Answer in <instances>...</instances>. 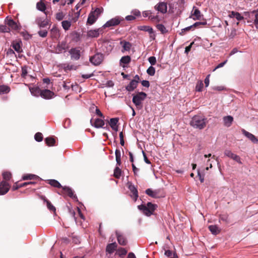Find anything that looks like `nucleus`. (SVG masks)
Wrapping results in <instances>:
<instances>
[{
  "mask_svg": "<svg viewBox=\"0 0 258 258\" xmlns=\"http://www.w3.org/2000/svg\"><path fill=\"white\" fill-rule=\"evenodd\" d=\"M207 123V119L204 116L195 115L190 121V124L194 128L199 130L204 128Z\"/></svg>",
  "mask_w": 258,
  "mask_h": 258,
  "instance_id": "nucleus-1",
  "label": "nucleus"
},
{
  "mask_svg": "<svg viewBox=\"0 0 258 258\" xmlns=\"http://www.w3.org/2000/svg\"><path fill=\"white\" fill-rule=\"evenodd\" d=\"M146 97L147 94L145 93L140 92L133 95L132 101L138 108L141 109L143 107V102Z\"/></svg>",
  "mask_w": 258,
  "mask_h": 258,
  "instance_id": "nucleus-2",
  "label": "nucleus"
},
{
  "mask_svg": "<svg viewBox=\"0 0 258 258\" xmlns=\"http://www.w3.org/2000/svg\"><path fill=\"white\" fill-rule=\"evenodd\" d=\"M138 209L143 211V213L147 216H150L153 214L154 210L157 207V205L153 204L151 203H148L147 205H139Z\"/></svg>",
  "mask_w": 258,
  "mask_h": 258,
  "instance_id": "nucleus-3",
  "label": "nucleus"
},
{
  "mask_svg": "<svg viewBox=\"0 0 258 258\" xmlns=\"http://www.w3.org/2000/svg\"><path fill=\"white\" fill-rule=\"evenodd\" d=\"M102 13V9L100 8H96L94 11L91 12L88 18L87 23L90 25L93 24Z\"/></svg>",
  "mask_w": 258,
  "mask_h": 258,
  "instance_id": "nucleus-4",
  "label": "nucleus"
},
{
  "mask_svg": "<svg viewBox=\"0 0 258 258\" xmlns=\"http://www.w3.org/2000/svg\"><path fill=\"white\" fill-rule=\"evenodd\" d=\"M123 20V19L120 17L117 16L115 17L108 21H107L105 24H104L102 28H107L112 26H115L119 24L121 21H122Z\"/></svg>",
  "mask_w": 258,
  "mask_h": 258,
  "instance_id": "nucleus-5",
  "label": "nucleus"
},
{
  "mask_svg": "<svg viewBox=\"0 0 258 258\" xmlns=\"http://www.w3.org/2000/svg\"><path fill=\"white\" fill-rule=\"evenodd\" d=\"M102 27L98 29H92L88 31L87 36L90 38H97L100 34L103 33Z\"/></svg>",
  "mask_w": 258,
  "mask_h": 258,
  "instance_id": "nucleus-6",
  "label": "nucleus"
},
{
  "mask_svg": "<svg viewBox=\"0 0 258 258\" xmlns=\"http://www.w3.org/2000/svg\"><path fill=\"white\" fill-rule=\"evenodd\" d=\"M224 154L226 156L232 159L239 164H242L240 157L239 156L232 153L230 150H225L224 151Z\"/></svg>",
  "mask_w": 258,
  "mask_h": 258,
  "instance_id": "nucleus-7",
  "label": "nucleus"
},
{
  "mask_svg": "<svg viewBox=\"0 0 258 258\" xmlns=\"http://www.w3.org/2000/svg\"><path fill=\"white\" fill-rule=\"evenodd\" d=\"M5 22L12 30H18L20 29L21 26L12 19L7 17Z\"/></svg>",
  "mask_w": 258,
  "mask_h": 258,
  "instance_id": "nucleus-8",
  "label": "nucleus"
},
{
  "mask_svg": "<svg viewBox=\"0 0 258 258\" xmlns=\"http://www.w3.org/2000/svg\"><path fill=\"white\" fill-rule=\"evenodd\" d=\"M69 53L71 54L72 59L78 60L80 58V49L78 47L73 48L70 50Z\"/></svg>",
  "mask_w": 258,
  "mask_h": 258,
  "instance_id": "nucleus-9",
  "label": "nucleus"
},
{
  "mask_svg": "<svg viewBox=\"0 0 258 258\" xmlns=\"http://www.w3.org/2000/svg\"><path fill=\"white\" fill-rule=\"evenodd\" d=\"M35 23L39 28H43L48 25L49 21L47 18L39 17L36 19Z\"/></svg>",
  "mask_w": 258,
  "mask_h": 258,
  "instance_id": "nucleus-10",
  "label": "nucleus"
},
{
  "mask_svg": "<svg viewBox=\"0 0 258 258\" xmlns=\"http://www.w3.org/2000/svg\"><path fill=\"white\" fill-rule=\"evenodd\" d=\"M102 56L100 54H96L90 58V61L95 66L99 65L102 61Z\"/></svg>",
  "mask_w": 258,
  "mask_h": 258,
  "instance_id": "nucleus-11",
  "label": "nucleus"
},
{
  "mask_svg": "<svg viewBox=\"0 0 258 258\" xmlns=\"http://www.w3.org/2000/svg\"><path fill=\"white\" fill-rule=\"evenodd\" d=\"M40 96L45 99H50L53 97L54 94L53 92L48 89H45L40 91Z\"/></svg>",
  "mask_w": 258,
  "mask_h": 258,
  "instance_id": "nucleus-12",
  "label": "nucleus"
},
{
  "mask_svg": "<svg viewBox=\"0 0 258 258\" xmlns=\"http://www.w3.org/2000/svg\"><path fill=\"white\" fill-rule=\"evenodd\" d=\"M10 184L6 181H2L0 183V196L7 194L9 190Z\"/></svg>",
  "mask_w": 258,
  "mask_h": 258,
  "instance_id": "nucleus-13",
  "label": "nucleus"
},
{
  "mask_svg": "<svg viewBox=\"0 0 258 258\" xmlns=\"http://www.w3.org/2000/svg\"><path fill=\"white\" fill-rule=\"evenodd\" d=\"M68 47L67 42L62 41L59 42L55 48V52L57 53H61L63 51H65Z\"/></svg>",
  "mask_w": 258,
  "mask_h": 258,
  "instance_id": "nucleus-14",
  "label": "nucleus"
},
{
  "mask_svg": "<svg viewBox=\"0 0 258 258\" xmlns=\"http://www.w3.org/2000/svg\"><path fill=\"white\" fill-rule=\"evenodd\" d=\"M22 41L21 40H14L12 42L11 46L18 53L21 52L22 49L21 48Z\"/></svg>",
  "mask_w": 258,
  "mask_h": 258,
  "instance_id": "nucleus-15",
  "label": "nucleus"
},
{
  "mask_svg": "<svg viewBox=\"0 0 258 258\" xmlns=\"http://www.w3.org/2000/svg\"><path fill=\"white\" fill-rule=\"evenodd\" d=\"M155 9L162 14H165L167 12L166 4L163 2L159 3L155 6Z\"/></svg>",
  "mask_w": 258,
  "mask_h": 258,
  "instance_id": "nucleus-16",
  "label": "nucleus"
},
{
  "mask_svg": "<svg viewBox=\"0 0 258 258\" xmlns=\"http://www.w3.org/2000/svg\"><path fill=\"white\" fill-rule=\"evenodd\" d=\"M128 188L133 194V198L136 201L138 197V193L137 188L132 183H128Z\"/></svg>",
  "mask_w": 258,
  "mask_h": 258,
  "instance_id": "nucleus-17",
  "label": "nucleus"
},
{
  "mask_svg": "<svg viewBox=\"0 0 258 258\" xmlns=\"http://www.w3.org/2000/svg\"><path fill=\"white\" fill-rule=\"evenodd\" d=\"M50 34L51 37L55 39H57L60 36L59 30L55 25L51 29Z\"/></svg>",
  "mask_w": 258,
  "mask_h": 258,
  "instance_id": "nucleus-18",
  "label": "nucleus"
},
{
  "mask_svg": "<svg viewBox=\"0 0 258 258\" xmlns=\"http://www.w3.org/2000/svg\"><path fill=\"white\" fill-rule=\"evenodd\" d=\"M242 134L247 137L249 140H250L253 143H257L258 142V140L252 134L246 131L245 130H242Z\"/></svg>",
  "mask_w": 258,
  "mask_h": 258,
  "instance_id": "nucleus-19",
  "label": "nucleus"
},
{
  "mask_svg": "<svg viewBox=\"0 0 258 258\" xmlns=\"http://www.w3.org/2000/svg\"><path fill=\"white\" fill-rule=\"evenodd\" d=\"M256 11V10H254L251 12H244L243 13L245 19H247V22H251L253 21Z\"/></svg>",
  "mask_w": 258,
  "mask_h": 258,
  "instance_id": "nucleus-20",
  "label": "nucleus"
},
{
  "mask_svg": "<svg viewBox=\"0 0 258 258\" xmlns=\"http://www.w3.org/2000/svg\"><path fill=\"white\" fill-rule=\"evenodd\" d=\"M223 120L224 125L226 127H230L233 121V117L231 115H227L224 116Z\"/></svg>",
  "mask_w": 258,
  "mask_h": 258,
  "instance_id": "nucleus-21",
  "label": "nucleus"
},
{
  "mask_svg": "<svg viewBox=\"0 0 258 258\" xmlns=\"http://www.w3.org/2000/svg\"><path fill=\"white\" fill-rule=\"evenodd\" d=\"M116 235L117 236V240L118 243L120 245H125L127 243L126 239L125 237L122 235V234L118 231L116 232Z\"/></svg>",
  "mask_w": 258,
  "mask_h": 258,
  "instance_id": "nucleus-22",
  "label": "nucleus"
},
{
  "mask_svg": "<svg viewBox=\"0 0 258 258\" xmlns=\"http://www.w3.org/2000/svg\"><path fill=\"white\" fill-rule=\"evenodd\" d=\"M192 18L194 20H200L201 19V17H202V15L201 14V13L200 11L196 8L195 7H194L193 10H192Z\"/></svg>",
  "mask_w": 258,
  "mask_h": 258,
  "instance_id": "nucleus-23",
  "label": "nucleus"
},
{
  "mask_svg": "<svg viewBox=\"0 0 258 258\" xmlns=\"http://www.w3.org/2000/svg\"><path fill=\"white\" fill-rule=\"evenodd\" d=\"M131 60V57L128 55L122 56L119 61L120 66L124 68L125 64H128Z\"/></svg>",
  "mask_w": 258,
  "mask_h": 258,
  "instance_id": "nucleus-24",
  "label": "nucleus"
},
{
  "mask_svg": "<svg viewBox=\"0 0 258 258\" xmlns=\"http://www.w3.org/2000/svg\"><path fill=\"white\" fill-rule=\"evenodd\" d=\"M120 43L122 45L123 48L121 50L122 52H124L126 51H129L131 49L132 46V44L130 42L125 41H121Z\"/></svg>",
  "mask_w": 258,
  "mask_h": 258,
  "instance_id": "nucleus-25",
  "label": "nucleus"
},
{
  "mask_svg": "<svg viewBox=\"0 0 258 258\" xmlns=\"http://www.w3.org/2000/svg\"><path fill=\"white\" fill-rule=\"evenodd\" d=\"M146 193L149 195V196L154 198H159L158 195V191L157 190H153L151 189L148 188L146 189Z\"/></svg>",
  "mask_w": 258,
  "mask_h": 258,
  "instance_id": "nucleus-26",
  "label": "nucleus"
},
{
  "mask_svg": "<svg viewBox=\"0 0 258 258\" xmlns=\"http://www.w3.org/2000/svg\"><path fill=\"white\" fill-rule=\"evenodd\" d=\"M92 125L96 128L102 127L104 125V122L103 120L100 118H97L95 119L94 123Z\"/></svg>",
  "mask_w": 258,
  "mask_h": 258,
  "instance_id": "nucleus-27",
  "label": "nucleus"
},
{
  "mask_svg": "<svg viewBox=\"0 0 258 258\" xmlns=\"http://www.w3.org/2000/svg\"><path fill=\"white\" fill-rule=\"evenodd\" d=\"M137 82L132 80L130 84L126 87V89L130 92L133 91L137 88Z\"/></svg>",
  "mask_w": 258,
  "mask_h": 258,
  "instance_id": "nucleus-28",
  "label": "nucleus"
},
{
  "mask_svg": "<svg viewBox=\"0 0 258 258\" xmlns=\"http://www.w3.org/2000/svg\"><path fill=\"white\" fill-rule=\"evenodd\" d=\"M36 8L39 11L43 12L46 15H47L46 13L45 12L46 10V6L42 1H40L37 3Z\"/></svg>",
  "mask_w": 258,
  "mask_h": 258,
  "instance_id": "nucleus-29",
  "label": "nucleus"
},
{
  "mask_svg": "<svg viewBox=\"0 0 258 258\" xmlns=\"http://www.w3.org/2000/svg\"><path fill=\"white\" fill-rule=\"evenodd\" d=\"M39 178V177L37 176L36 175L33 174H26L24 175L22 177V179L23 180H32V179H35Z\"/></svg>",
  "mask_w": 258,
  "mask_h": 258,
  "instance_id": "nucleus-30",
  "label": "nucleus"
},
{
  "mask_svg": "<svg viewBox=\"0 0 258 258\" xmlns=\"http://www.w3.org/2000/svg\"><path fill=\"white\" fill-rule=\"evenodd\" d=\"M63 189L69 197L74 199H77V197L74 195L73 191L70 187L64 186L63 187Z\"/></svg>",
  "mask_w": 258,
  "mask_h": 258,
  "instance_id": "nucleus-31",
  "label": "nucleus"
},
{
  "mask_svg": "<svg viewBox=\"0 0 258 258\" xmlns=\"http://www.w3.org/2000/svg\"><path fill=\"white\" fill-rule=\"evenodd\" d=\"M209 229L211 233L214 235L218 234L220 231V229L216 225H210L209 226Z\"/></svg>",
  "mask_w": 258,
  "mask_h": 258,
  "instance_id": "nucleus-32",
  "label": "nucleus"
},
{
  "mask_svg": "<svg viewBox=\"0 0 258 258\" xmlns=\"http://www.w3.org/2000/svg\"><path fill=\"white\" fill-rule=\"evenodd\" d=\"M117 245L115 242L109 244L106 247V251L109 253H112L116 247Z\"/></svg>",
  "mask_w": 258,
  "mask_h": 258,
  "instance_id": "nucleus-33",
  "label": "nucleus"
},
{
  "mask_svg": "<svg viewBox=\"0 0 258 258\" xmlns=\"http://www.w3.org/2000/svg\"><path fill=\"white\" fill-rule=\"evenodd\" d=\"M10 91V88L7 85L0 86V94H4L9 93Z\"/></svg>",
  "mask_w": 258,
  "mask_h": 258,
  "instance_id": "nucleus-34",
  "label": "nucleus"
},
{
  "mask_svg": "<svg viewBox=\"0 0 258 258\" xmlns=\"http://www.w3.org/2000/svg\"><path fill=\"white\" fill-rule=\"evenodd\" d=\"M139 29L142 31L148 32L150 34H152L153 33V29L149 26H141L139 27Z\"/></svg>",
  "mask_w": 258,
  "mask_h": 258,
  "instance_id": "nucleus-35",
  "label": "nucleus"
},
{
  "mask_svg": "<svg viewBox=\"0 0 258 258\" xmlns=\"http://www.w3.org/2000/svg\"><path fill=\"white\" fill-rule=\"evenodd\" d=\"M31 94L34 96H38L40 94V90L37 87H33L29 88Z\"/></svg>",
  "mask_w": 258,
  "mask_h": 258,
  "instance_id": "nucleus-36",
  "label": "nucleus"
},
{
  "mask_svg": "<svg viewBox=\"0 0 258 258\" xmlns=\"http://www.w3.org/2000/svg\"><path fill=\"white\" fill-rule=\"evenodd\" d=\"M115 158L117 164L120 165L121 164V153L119 150L116 149L115 152Z\"/></svg>",
  "mask_w": 258,
  "mask_h": 258,
  "instance_id": "nucleus-37",
  "label": "nucleus"
},
{
  "mask_svg": "<svg viewBox=\"0 0 258 258\" xmlns=\"http://www.w3.org/2000/svg\"><path fill=\"white\" fill-rule=\"evenodd\" d=\"M61 25L63 29L67 31L68 30L71 26V22L69 21L65 20L61 22Z\"/></svg>",
  "mask_w": 258,
  "mask_h": 258,
  "instance_id": "nucleus-38",
  "label": "nucleus"
},
{
  "mask_svg": "<svg viewBox=\"0 0 258 258\" xmlns=\"http://www.w3.org/2000/svg\"><path fill=\"white\" fill-rule=\"evenodd\" d=\"M46 144L49 146H52L54 145L55 140L52 137H48L45 139Z\"/></svg>",
  "mask_w": 258,
  "mask_h": 258,
  "instance_id": "nucleus-39",
  "label": "nucleus"
},
{
  "mask_svg": "<svg viewBox=\"0 0 258 258\" xmlns=\"http://www.w3.org/2000/svg\"><path fill=\"white\" fill-rule=\"evenodd\" d=\"M49 183L51 185H52L54 187H61L60 183L58 181L54 180V179L49 180Z\"/></svg>",
  "mask_w": 258,
  "mask_h": 258,
  "instance_id": "nucleus-40",
  "label": "nucleus"
},
{
  "mask_svg": "<svg viewBox=\"0 0 258 258\" xmlns=\"http://www.w3.org/2000/svg\"><path fill=\"white\" fill-rule=\"evenodd\" d=\"M204 174L205 170H198V175L199 177V179L201 182H203L204 181Z\"/></svg>",
  "mask_w": 258,
  "mask_h": 258,
  "instance_id": "nucleus-41",
  "label": "nucleus"
},
{
  "mask_svg": "<svg viewBox=\"0 0 258 258\" xmlns=\"http://www.w3.org/2000/svg\"><path fill=\"white\" fill-rule=\"evenodd\" d=\"M44 202L46 203L47 208L51 211L55 212V208L51 204V203L46 199H44Z\"/></svg>",
  "mask_w": 258,
  "mask_h": 258,
  "instance_id": "nucleus-42",
  "label": "nucleus"
},
{
  "mask_svg": "<svg viewBox=\"0 0 258 258\" xmlns=\"http://www.w3.org/2000/svg\"><path fill=\"white\" fill-rule=\"evenodd\" d=\"M127 253V251L123 248H120L116 251V254L118 255L120 257L125 255Z\"/></svg>",
  "mask_w": 258,
  "mask_h": 258,
  "instance_id": "nucleus-43",
  "label": "nucleus"
},
{
  "mask_svg": "<svg viewBox=\"0 0 258 258\" xmlns=\"http://www.w3.org/2000/svg\"><path fill=\"white\" fill-rule=\"evenodd\" d=\"M10 29L6 25L0 24V33L10 32Z\"/></svg>",
  "mask_w": 258,
  "mask_h": 258,
  "instance_id": "nucleus-44",
  "label": "nucleus"
},
{
  "mask_svg": "<svg viewBox=\"0 0 258 258\" xmlns=\"http://www.w3.org/2000/svg\"><path fill=\"white\" fill-rule=\"evenodd\" d=\"M118 119L116 118H113L110 119L109 124L113 129H115V127L116 125Z\"/></svg>",
  "mask_w": 258,
  "mask_h": 258,
  "instance_id": "nucleus-45",
  "label": "nucleus"
},
{
  "mask_svg": "<svg viewBox=\"0 0 258 258\" xmlns=\"http://www.w3.org/2000/svg\"><path fill=\"white\" fill-rule=\"evenodd\" d=\"M147 74L151 76H153L155 74V69L152 67L150 66L147 70Z\"/></svg>",
  "mask_w": 258,
  "mask_h": 258,
  "instance_id": "nucleus-46",
  "label": "nucleus"
},
{
  "mask_svg": "<svg viewBox=\"0 0 258 258\" xmlns=\"http://www.w3.org/2000/svg\"><path fill=\"white\" fill-rule=\"evenodd\" d=\"M12 174L10 172L5 171L3 173V177L6 180H9L11 178Z\"/></svg>",
  "mask_w": 258,
  "mask_h": 258,
  "instance_id": "nucleus-47",
  "label": "nucleus"
},
{
  "mask_svg": "<svg viewBox=\"0 0 258 258\" xmlns=\"http://www.w3.org/2000/svg\"><path fill=\"white\" fill-rule=\"evenodd\" d=\"M121 175V170L119 169V167H116L114 171V176L116 178H119Z\"/></svg>",
  "mask_w": 258,
  "mask_h": 258,
  "instance_id": "nucleus-48",
  "label": "nucleus"
},
{
  "mask_svg": "<svg viewBox=\"0 0 258 258\" xmlns=\"http://www.w3.org/2000/svg\"><path fill=\"white\" fill-rule=\"evenodd\" d=\"M204 84L202 81L198 82L196 86V90L197 91L201 92L202 90Z\"/></svg>",
  "mask_w": 258,
  "mask_h": 258,
  "instance_id": "nucleus-49",
  "label": "nucleus"
},
{
  "mask_svg": "<svg viewBox=\"0 0 258 258\" xmlns=\"http://www.w3.org/2000/svg\"><path fill=\"white\" fill-rule=\"evenodd\" d=\"M38 34L41 37H45L47 36L48 32L46 30H41L38 32Z\"/></svg>",
  "mask_w": 258,
  "mask_h": 258,
  "instance_id": "nucleus-50",
  "label": "nucleus"
},
{
  "mask_svg": "<svg viewBox=\"0 0 258 258\" xmlns=\"http://www.w3.org/2000/svg\"><path fill=\"white\" fill-rule=\"evenodd\" d=\"M35 140L37 142H41L43 139L42 135L40 133H37L34 136Z\"/></svg>",
  "mask_w": 258,
  "mask_h": 258,
  "instance_id": "nucleus-51",
  "label": "nucleus"
},
{
  "mask_svg": "<svg viewBox=\"0 0 258 258\" xmlns=\"http://www.w3.org/2000/svg\"><path fill=\"white\" fill-rule=\"evenodd\" d=\"M253 20L255 27L258 29V11H256Z\"/></svg>",
  "mask_w": 258,
  "mask_h": 258,
  "instance_id": "nucleus-52",
  "label": "nucleus"
},
{
  "mask_svg": "<svg viewBox=\"0 0 258 258\" xmlns=\"http://www.w3.org/2000/svg\"><path fill=\"white\" fill-rule=\"evenodd\" d=\"M157 29L160 31L162 33H164L166 32V29L165 26L162 24H158L157 25Z\"/></svg>",
  "mask_w": 258,
  "mask_h": 258,
  "instance_id": "nucleus-53",
  "label": "nucleus"
},
{
  "mask_svg": "<svg viewBox=\"0 0 258 258\" xmlns=\"http://www.w3.org/2000/svg\"><path fill=\"white\" fill-rule=\"evenodd\" d=\"M103 87H112L114 86V83L111 80L107 81L105 83L103 84Z\"/></svg>",
  "mask_w": 258,
  "mask_h": 258,
  "instance_id": "nucleus-54",
  "label": "nucleus"
},
{
  "mask_svg": "<svg viewBox=\"0 0 258 258\" xmlns=\"http://www.w3.org/2000/svg\"><path fill=\"white\" fill-rule=\"evenodd\" d=\"M64 16V15L62 12H58L56 14V19L58 21H60L63 19Z\"/></svg>",
  "mask_w": 258,
  "mask_h": 258,
  "instance_id": "nucleus-55",
  "label": "nucleus"
},
{
  "mask_svg": "<svg viewBox=\"0 0 258 258\" xmlns=\"http://www.w3.org/2000/svg\"><path fill=\"white\" fill-rule=\"evenodd\" d=\"M80 15V11H78V12L75 13V16L74 17H73L72 19V21L73 22H76L78 20V18H79Z\"/></svg>",
  "mask_w": 258,
  "mask_h": 258,
  "instance_id": "nucleus-56",
  "label": "nucleus"
},
{
  "mask_svg": "<svg viewBox=\"0 0 258 258\" xmlns=\"http://www.w3.org/2000/svg\"><path fill=\"white\" fill-rule=\"evenodd\" d=\"M148 60L149 62L151 64V65H154L156 62V58L155 56L149 57L148 58Z\"/></svg>",
  "mask_w": 258,
  "mask_h": 258,
  "instance_id": "nucleus-57",
  "label": "nucleus"
},
{
  "mask_svg": "<svg viewBox=\"0 0 258 258\" xmlns=\"http://www.w3.org/2000/svg\"><path fill=\"white\" fill-rule=\"evenodd\" d=\"M27 68L26 66H24L22 68V74L21 76L23 77H25L27 75Z\"/></svg>",
  "mask_w": 258,
  "mask_h": 258,
  "instance_id": "nucleus-58",
  "label": "nucleus"
},
{
  "mask_svg": "<svg viewBox=\"0 0 258 258\" xmlns=\"http://www.w3.org/2000/svg\"><path fill=\"white\" fill-rule=\"evenodd\" d=\"M7 54L10 57H12L13 56H16L15 52L14 50L11 48L9 49L7 52Z\"/></svg>",
  "mask_w": 258,
  "mask_h": 258,
  "instance_id": "nucleus-59",
  "label": "nucleus"
},
{
  "mask_svg": "<svg viewBox=\"0 0 258 258\" xmlns=\"http://www.w3.org/2000/svg\"><path fill=\"white\" fill-rule=\"evenodd\" d=\"M131 14L135 17L136 16L138 17L141 15V12L138 10L137 9L133 10L131 12Z\"/></svg>",
  "mask_w": 258,
  "mask_h": 258,
  "instance_id": "nucleus-60",
  "label": "nucleus"
},
{
  "mask_svg": "<svg viewBox=\"0 0 258 258\" xmlns=\"http://www.w3.org/2000/svg\"><path fill=\"white\" fill-rule=\"evenodd\" d=\"M227 60H226L224 62L219 63L214 70L213 71H215L217 69L223 67L227 62Z\"/></svg>",
  "mask_w": 258,
  "mask_h": 258,
  "instance_id": "nucleus-61",
  "label": "nucleus"
},
{
  "mask_svg": "<svg viewBox=\"0 0 258 258\" xmlns=\"http://www.w3.org/2000/svg\"><path fill=\"white\" fill-rule=\"evenodd\" d=\"M194 42H192L190 45L185 48V53L186 54H188V53L190 51L191 48L192 47V45L194 44Z\"/></svg>",
  "mask_w": 258,
  "mask_h": 258,
  "instance_id": "nucleus-62",
  "label": "nucleus"
},
{
  "mask_svg": "<svg viewBox=\"0 0 258 258\" xmlns=\"http://www.w3.org/2000/svg\"><path fill=\"white\" fill-rule=\"evenodd\" d=\"M152 14V12L150 11H145L143 12V16L144 17H150V16Z\"/></svg>",
  "mask_w": 258,
  "mask_h": 258,
  "instance_id": "nucleus-63",
  "label": "nucleus"
},
{
  "mask_svg": "<svg viewBox=\"0 0 258 258\" xmlns=\"http://www.w3.org/2000/svg\"><path fill=\"white\" fill-rule=\"evenodd\" d=\"M21 35H22L26 39H28L30 37L27 32H21Z\"/></svg>",
  "mask_w": 258,
  "mask_h": 258,
  "instance_id": "nucleus-64",
  "label": "nucleus"
}]
</instances>
